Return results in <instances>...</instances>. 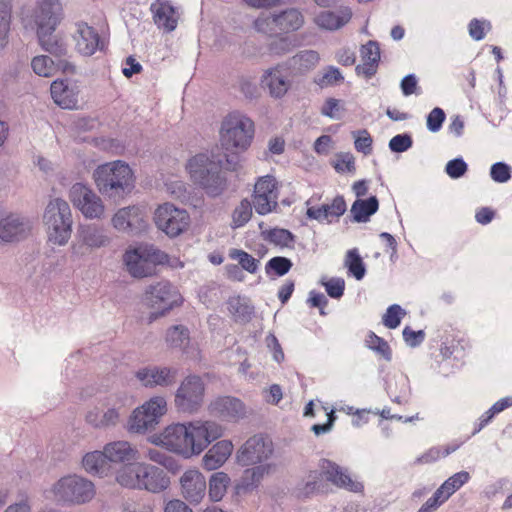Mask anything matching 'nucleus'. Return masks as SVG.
Here are the masks:
<instances>
[{"instance_id": "nucleus-1", "label": "nucleus", "mask_w": 512, "mask_h": 512, "mask_svg": "<svg viewBox=\"0 0 512 512\" xmlns=\"http://www.w3.org/2000/svg\"><path fill=\"white\" fill-rule=\"evenodd\" d=\"M222 436V428L213 421L176 423L165 428L166 449L189 458L199 455Z\"/></svg>"}, {"instance_id": "nucleus-2", "label": "nucleus", "mask_w": 512, "mask_h": 512, "mask_svg": "<svg viewBox=\"0 0 512 512\" xmlns=\"http://www.w3.org/2000/svg\"><path fill=\"white\" fill-rule=\"evenodd\" d=\"M238 159L236 153H199L188 161L187 169L193 182L207 196L216 198L224 193L228 185L226 174L222 171L224 160L227 170H235Z\"/></svg>"}, {"instance_id": "nucleus-3", "label": "nucleus", "mask_w": 512, "mask_h": 512, "mask_svg": "<svg viewBox=\"0 0 512 512\" xmlns=\"http://www.w3.org/2000/svg\"><path fill=\"white\" fill-rule=\"evenodd\" d=\"M93 177L99 192L114 201L124 198L134 188L133 172L121 160L99 165Z\"/></svg>"}, {"instance_id": "nucleus-4", "label": "nucleus", "mask_w": 512, "mask_h": 512, "mask_svg": "<svg viewBox=\"0 0 512 512\" xmlns=\"http://www.w3.org/2000/svg\"><path fill=\"white\" fill-rule=\"evenodd\" d=\"M43 221L47 227L49 243L63 246L68 242L73 225L72 212L68 202L61 198L50 200L45 208Z\"/></svg>"}, {"instance_id": "nucleus-5", "label": "nucleus", "mask_w": 512, "mask_h": 512, "mask_svg": "<svg viewBox=\"0 0 512 512\" xmlns=\"http://www.w3.org/2000/svg\"><path fill=\"white\" fill-rule=\"evenodd\" d=\"M254 122L245 114L234 111L222 122L221 145L226 151L247 149L254 137Z\"/></svg>"}, {"instance_id": "nucleus-6", "label": "nucleus", "mask_w": 512, "mask_h": 512, "mask_svg": "<svg viewBox=\"0 0 512 512\" xmlns=\"http://www.w3.org/2000/svg\"><path fill=\"white\" fill-rule=\"evenodd\" d=\"M54 500L61 504H84L95 495L94 484L78 475L60 478L52 488Z\"/></svg>"}, {"instance_id": "nucleus-7", "label": "nucleus", "mask_w": 512, "mask_h": 512, "mask_svg": "<svg viewBox=\"0 0 512 512\" xmlns=\"http://www.w3.org/2000/svg\"><path fill=\"white\" fill-rule=\"evenodd\" d=\"M166 407L164 397H152L132 412L127 422L128 431L133 434H144L154 429L160 417L166 413Z\"/></svg>"}, {"instance_id": "nucleus-8", "label": "nucleus", "mask_w": 512, "mask_h": 512, "mask_svg": "<svg viewBox=\"0 0 512 512\" xmlns=\"http://www.w3.org/2000/svg\"><path fill=\"white\" fill-rule=\"evenodd\" d=\"M126 398L119 394H112L100 400L98 405L86 415V421L95 428H108L116 426L121 417L127 412Z\"/></svg>"}, {"instance_id": "nucleus-9", "label": "nucleus", "mask_w": 512, "mask_h": 512, "mask_svg": "<svg viewBox=\"0 0 512 512\" xmlns=\"http://www.w3.org/2000/svg\"><path fill=\"white\" fill-rule=\"evenodd\" d=\"M205 389V383L200 376H186L175 392L174 404L177 411L188 414L197 412L204 403Z\"/></svg>"}, {"instance_id": "nucleus-10", "label": "nucleus", "mask_w": 512, "mask_h": 512, "mask_svg": "<svg viewBox=\"0 0 512 512\" xmlns=\"http://www.w3.org/2000/svg\"><path fill=\"white\" fill-rule=\"evenodd\" d=\"M274 453V444L265 434H255L248 438L237 451L236 459L239 465L249 467L269 463Z\"/></svg>"}, {"instance_id": "nucleus-11", "label": "nucleus", "mask_w": 512, "mask_h": 512, "mask_svg": "<svg viewBox=\"0 0 512 512\" xmlns=\"http://www.w3.org/2000/svg\"><path fill=\"white\" fill-rule=\"evenodd\" d=\"M154 222L159 230L173 238L188 228L190 216L186 210L177 208L171 203H164L156 209Z\"/></svg>"}, {"instance_id": "nucleus-12", "label": "nucleus", "mask_w": 512, "mask_h": 512, "mask_svg": "<svg viewBox=\"0 0 512 512\" xmlns=\"http://www.w3.org/2000/svg\"><path fill=\"white\" fill-rule=\"evenodd\" d=\"M166 254L153 249L151 254L144 256L139 250L126 251L123 256L124 264L129 274L134 278L152 276L156 271V263H161Z\"/></svg>"}, {"instance_id": "nucleus-13", "label": "nucleus", "mask_w": 512, "mask_h": 512, "mask_svg": "<svg viewBox=\"0 0 512 512\" xmlns=\"http://www.w3.org/2000/svg\"><path fill=\"white\" fill-rule=\"evenodd\" d=\"M69 198L86 218H100L104 213L101 198L83 183H75L71 187Z\"/></svg>"}, {"instance_id": "nucleus-14", "label": "nucleus", "mask_w": 512, "mask_h": 512, "mask_svg": "<svg viewBox=\"0 0 512 512\" xmlns=\"http://www.w3.org/2000/svg\"><path fill=\"white\" fill-rule=\"evenodd\" d=\"M146 300L153 308L159 310L160 315H164L180 304L181 296L170 282L160 281L150 285L146 290Z\"/></svg>"}, {"instance_id": "nucleus-15", "label": "nucleus", "mask_w": 512, "mask_h": 512, "mask_svg": "<svg viewBox=\"0 0 512 512\" xmlns=\"http://www.w3.org/2000/svg\"><path fill=\"white\" fill-rule=\"evenodd\" d=\"M73 37L76 50L83 56H91L97 51L104 50L106 46L105 40L100 37L98 31L84 22L76 24Z\"/></svg>"}, {"instance_id": "nucleus-16", "label": "nucleus", "mask_w": 512, "mask_h": 512, "mask_svg": "<svg viewBox=\"0 0 512 512\" xmlns=\"http://www.w3.org/2000/svg\"><path fill=\"white\" fill-rule=\"evenodd\" d=\"M318 466L319 472L322 473V477H325L326 480L331 482L333 485L351 492H359L362 490V484L360 482L353 481L348 474L347 469L339 466L337 463L323 458L319 461Z\"/></svg>"}, {"instance_id": "nucleus-17", "label": "nucleus", "mask_w": 512, "mask_h": 512, "mask_svg": "<svg viewBox=\"0 0 512 512\" xmlns=\"http://www.w3.org/2000/svg\"><path fill=\"white\" fill-rule=\"evenodd\" d=\"M178 369L167 366H148L136 372L137 379L145 387H168L176 382Z\"/></svg>"}, {"instance_id": "nucleus-18", "label": "nucleus", "mask_w": 512, "mask_h": 512, "mask_svg": "<svg viewBox=\"0 0 512 512\" xmlns=\"http://www.w3.org/2000/svg\"><path fill=\"white\" fill-rule=\"evenodd\" d=\"M181 494L192 504L199 503L206 493L205 477L198 470L190 469L180 478Z\"/></svg>"}, {"instance_id": "nucleus-19", "label": "nucleus", "mask_w": 512, "mask_h": 512, "mask_svg": "<svg viewBox=\"0 0 512 512\" xmlns=\"http://www.w3.org/2000/svg\"><path fill=\"white\" fill-rule=\"evenodd\" d=\"M113 226L119 231L137 234L146 227V221L139 207L129 206L118 210L112 218Z\"/></svg>"}, {"instance_id": "nucleus-20", "label": "nucleus", "mask_w": 512, "mask_h": 512, "mask_svg": "<svg viewBox=\"0 0 512 512\" xmlns=\"http://www.w3.org/2000/svg\"><path fill=\"white\" fill-rule=\"evenodd\" d=\"M347 210V204L342 195L336 196L331 203L307 208L308 219L317 220L320 223H331L333 219H339Z\"/></svg>"}, {"instance_id": "nucleus-21", "label": "nucleus", "mask_w": 512, "mask_h": 512, "mask_svg": "<svg viewBox=\"0 0 512 512\" xmlns=\"http://www.w3.org/2000/svg\"><path fill=\"white\" fill-rule=\"evenodd\" d=\"M210 413L222 420L234 421L244 417L245 407L238 398L219 397L209 405Z\"/></svg>"}, {"instance_id": "nucleus-22", "label": "nucleus", "mask_w": 512, "mask_h": 512, "mask_svg": "<svg viewBox=\"0 0 512 512\" xmlns=\"http://www.w3.org/2000/svg\"><path fill=\"white\" fill-rule=\"evenodd\" d=\"M385 391L392 402L400 405L407 404L411 395L408 376L402 372L387 375Z\"/></svg>"}, {"instance_id": "nucleus-23", "label": "nucleus", "mask_w": 512, "mask_h": 512, "mask_svg": "<svg viewBox=\"0 0 512 512\" xmlns=\"http://www.w3.org/2000/svg\"><path fill=\"white\" fill-rule=\"evenodd\" d=\"M261 84L269 90L272 97L277 99L282 98L291 86L286 70L281 66L267 69L261 77Z\"/></svg>"}, {"instance_id": "nucleus-24", "label": "nucleus", "mask_w": 512, "mask_h": 512, "mask_svg": "<svg viewBox=\"0 0 512 512\" xmlns=\"http://www.w3.org/2000/svg\"><path fill=\"white\" fill-rule=\"evenodd\" d=\"M141 488L152 493H159L169 487L170 479L163 469L141 463Z\"/></svg>"}, {"instance_id": "nucleus-25", "label": "nucleus", "mask_w": 512, "mask_h": 512, "mask_svg": "<svg viewBox=\"0 0 512 512\" xmlns=\"http://www.w3.org/2000/svg\"><path fill=\"white\" fill-rule=\"evenodd\" d=\"M51 97L63 109H74L78 104V90L68 80H55L50 87Z\"/></svg>"}, {"instance_id": "nucleus-26", "label": "nucleus", "mask_w": 512, "mask_h": 512, "mask_svg": "<svg viewBox=\"0 0 512 512\" xmlns=\"http://www.w3.org/2000/svg\"><path fill=\"white\" fill-rule=\"evenodd\" d=\"M360 52L363 64L357 65L355 71L358 75L363 74L366 78H371L376 74L380 61L379 44L377 41L370 40L362 45Z\"/></svg>"}, {"instance_id": "nucleus-27", "label": "nucleus", "mask_w": 512, "mask_h": 512, "mask_svg": "<svg viewBox=\"0 0 512 512\" xmlns=\"http://www.w3.org/2000/svg\"><path fill=\"white\" fill-rule=\"evenodd\" d=\"M29 231V224L16 215L0 220V239L4 242L19 241Z\"/></svg>"}, {"instance_id": "nucleus-28", "label": "nucleus", "mask_w": 512, "mask_h": 512, "mask_svg": "<svg viewBox=\"0 0 512 512\" xmlns=\"http://www.w3.org/2000/svg\"><path fill=\"white\" fill-rule=\"evenodd\" d=\"M275 470V463L252 465V467L249 466L244 470L238 487L246 492L252 491L260 485L266 475L271 474Z\"/></svg>"}, {"instance_id": "nucleus-29", "label": "nucleus", "mask_w": 512, "mask_h": 512, "mask_svg": "<svg viewBox=\"0 0 512 512\" xmlns=\"http://www.w3.org/2000/svg\"><path fill=\"white\" fill-rule=\"evenodd\" d=\"M233 445L228 440H221L214 444L202 459L203 467L212 471L221 467L232 453Z\"/></svg>"}, {"instance_id": "nucleus-30", "label": "nucleus", "mask_w": 512, "mask_h": 512, "mask_svg": "<svg viewBox=\"0 0 512 512\" xmlns=\"http://www.w3.org/2000/svg\"><path fill=\"white\" fill-rule=\"evenodd\" d=\"M153 13L155 24L167 32H171L177 27L174 7L165 0H156L150 7Z\"/></svg>"}, {"instance_id": "nucleus-31", "label": "nucleus", "mask_w": 512, "mask_h": 512, "mask_svg": "<svg viewBox=\"0 0 512 512\" xmlns=\"http://www.w3.org/2000/svg\"><path fill=\"white\" fill-rule=\"evenodd\" d=\"M61 9L59 0H40L36 14V22L40 30L47 28L54 30L58 22V15Z\"/></svg>"}, {"instance_id": "nucleus-32", "label": "nucleus", "mask_w": 512, "mask_h": 512, "mask_svg": "<svg viewBox=\"0 0 512 512\" xmlns=\"http://www.w3.org/2000/svg\"><path fill=\"white\" fill-rule=\"evenodd\" d=\"M352 11L349 7H340L337 11H323L315 18V23L326 30H336L350 21Z\"/></svg>"}, {"instance_id": "nucleus-33", "label": "nucleus", "mask_w": 512, "mask_h": 512, "mask_svg": "<svg viewBox=\"0 0 512 512\" xmlns=\"http://www.w3.org/2000/svg\"><path fill=\"white\" fill-rule=\"evenodd\" d=\"M378 209L379 201L374 195L367 199H356L350 209L352 221L356 223H366Z\"/></svg>"}, {"instance_id": "nucleus-34", "label": "nucleus", "mask_w": 512, "mask_h": 512, "mask_svg": "<svg viewBox=\"0 0 512 512\" xmlns=\"http://www.w3.org/2000/svg\"><path fill=\"white\" fill-rule=\"evenodd\" d=\"M272 22L280 30L289 32L300 29L304 24V16L296 8H289L272 15Z\"/></svg>"}, {"instance_id": "nucleus-35", "label": "nucleus", "mask_w": 512, "mask_h": 512, "mask_svg": "<svg viewBox=\"0 0 512 512\" xmlns=\"http://www.w3.org/2000/svg\"><path fill=\"white\" fill-rule=\"evenodd\" d=\"M104 452L108 463H126L135 459L136 451L127 441H116L107 444Z\"/></svg>"}, {"instance_id": "nucleus-36", "label": "nucleus", "mask_w": 512, "mask_h": 512, "mask_svg": "<svg viewBox=\"0 0 512 512\" xmlns=\"http://www.w3.org/2000/svg\"><path fill=\"white\" fill-rule=\"evenodd\" d=\"M79 237L85 245L91 248H100L109 243V237L105 230L96 224L81 225Z\"/></svg>"}, {"instance_id": "nucleus-37", "label": "nucleus", "mask_w": 512, "mask_h": 512, "mask_svg": "<svg viewBox=\"0 0 512 512\" xmlns=\"http://www.w3.org/2000/svg\"><path fill=\"white\" fill-rule=\"evenodd\" d=\"M82 464L88 473L100 477L107 475L110 469V464L108 463L104 450L87 453L83 457Z\"/></svg>"}, {"instance_id": "nucleus-38", "label": "nucleus", "mask_w": 512, "mask_h": 512, "mask_svg": "<svg viewBox=\"0 0 512 512\" xmlns=\"http://www.w3.org/2000/svg\"><path fill=\"white\" fill-rule=\"evenodd\" d=\"M260 236L264 241L281 248H293L296 241V236L284 228L266 229L260 233Z\"/></svg>"}, {"instance_id": "nucleus-39", "label": "nucleus", "mask_w": 512, "mask_h": 512, "mask_svg": "<svg viewBox=\"0 0 512 512\" xmlns=\"http://www.w3.org/2000/svg\"><path fill=\"white\" fill-rule=\"evenodd\" d=\"M166 343L171 348L185 350L190 342L189 329L184 325H174L166 332Z\"/></svg>"}, {"instance_id": "nucleus-40", "label": "nucleus", "mask_w": 512, "mask_h": 512, "mask_svg": "<svg viewBox=\"0 0 512 512\" xmlns=\"http://www.w3.org/2000/svg\"><path fill=\"white\" fill-rule=\"evenodd\" d=\"M344 266L347 269L348 274L358 281L362 280L366 275V265L357 248L347 251Z\"/></svg>"}, {"instance_id": "nucleus-41", "label": "nucleus", "mask_w": 512, "mask_h": 512, "mask_svg": "<svg viewBox=\"0 0 512 512\" xmlns=\"http://www.w3.org/2000/svg\"><path fill=\"white\" fill-rule=\"evenodd\" d=\"M326 488L327 484L322 477V473L315 470L308 474L302 487L299 488V494L307 498L314 494L324 493Z\"/></svg>"}, {"instance_id": "nucleus-42", "label": "nucleus", "mask_w": 512, "mask_h": 512, "mask_svg": "<svg viewBox=\"0 0 512 512\" xmlns=\"http://www.w3.org/2000/svg\"><path fill=\"white\" fill-rule=\"evenodd\" d=\"M117 482L127 488H141V464L124 466L118 471Z\"/></svg>"}, {"instance_id": "nucleus-43", "label": "nucleus", "mask_w": 512, "mask_h": 512, "mask_svg": "<svg viewBox=\"0 0 512 512\" xmlns=\"http://www.w3.org/2000/svg\"><path fill=\"white\" fill-rule=\"evenodd\" d=\"M145 457L152 462H155L164 468H166L171 473H176L180 469L179 461L168 454L165 451H162L157 448H149L145 452Z\"/></svg>"}, {"instance_id": "nucleus-44", "label": "nucleus", "mask_w": 512, "mask_h": 512, "mask_svg": "<svg viewBox=\"0 0 512 512\" xmlns=\"http://www.w3.org/2000/svg\"><path fill=\"white\" fill-rule=\"evenodd\" d=\"M319 61V54L313 50L300 51L288 60L291 68L298 71H307L313 68Z\"/></svg>"}, {"instance_id": "nucleus-45", "label": "nucleus", "mask_w": 512, "mask_h": 512, "mask_svg": "<svg viewBox=\"0 0 512 512\" xmlns=\"http://www.w3.org/2000/svg\"><path fill=\"white\" fill-rule=\"evenodd\" d=\"M230 483L229 476L224 472L213 473L209 479V497L212 501H220Z\"/></svg>"}, {"instance_id": "nucleus-46", "label": "nucleus", "mask_w": 512, "mask_h": 512, "mask_svg": "<svg viewBox=\"0 0 512 512\" xmlns=\"http://www.w3.org/2000/svg\"><path fill=\"white\" fill-rule=\"evenodd\" d=\"M365 345L368 349L374 351L386 361L389 362L392 360V350L388 342L384 338L376 335L373 331L368 332L365 339Z\"/></svg>"}, {"instance_id": "nucleus-47", "label": "nucleus", "mask_w": 512, "mask_h": 512, "mask_svg": "<svg viewBox=\"0 0 512 512\" xmlns=\"http://www.w3.org/2000/svg\"><path fill=\"white\" fill-rule=\"evenodd\" d=\"M292 266L291 259L284 256H274L267 261L265 273L268 277H282L291 270Z\"/></svg>"}, {"instance_id": "nucleus-48", "label": "nucleus", "mask_w": 512, "mask_h": 512, "mask_svg": "<svg viewBox=\"0 0 512 512\" xmlns=\"http://www.w3.org/2000/svg\"><path fill=\"white\" fill-rule=\"evenodd\" d=\"M229 312L241 321H248L254 312V308L240 296L231 297L227 302Z\"/></svg>"}, {"instance_id": "nucleus-49", "label": "nucleus", "mask_w": 512, "mask_h": 512, "mask_svg": "<svg viewBox=\"0 0 512 512\" xmlns=\"http://www.w3.org/2000/svg\"><path fill=\"white\" fill-rule=\"evenodd\" d=\"M229 258L237 261L242 269L251 274L258 271L260 261L242 249H230Z\"/></svg>"}, {"instance_id": "nucleus-50", "label": "nucleus", "mask_w": 512, "mask_h": 512, "mask_svg": "<svg viewBox=\"0 0 512 512\" xmlns=\"http://www.w3.org/2000/svg\"><path fill=\"white\" fill-rule=\"evenodd\" d=\"M39 40L42 48L46 52L54 55L57 58L66 55L67 46L64 41L56 35L49 34L46 36L39 34Z\"/></svg>"}, {"instance_id": "nucleus-51", "label": "nucleus", "mask_w": 512, "mask_h": 512, "mask_svg": "<svg viewBox=\"0 0 512 512\" xmlns=\"http://www.w3.org/2000/svg\"><path fill=\"white\" fill-rule=\"evenodd\" d=\"M294 47L295 39L288 35L272 38L267 45L269 53L275 56L284 55Z\"/></svg>"}, {"instance_id": "nucleus-52", "label": "nucleus", "mask_w": 512, "mask_h": 512, "mask_svg": "<svg viewBox=\"0 0 512 512\" xmlns=\"http://www.w3.org/2000/svg\"><path fill=\"white\" fill-rule=\"evenodd\" d=\"M253 196L278 198L275 178L269 175L261 177L254 186Z\"/></svg>"}, {"instance_id": "nucleus-53", "label": "nucleus", "mask_w": 512, "mask_h": 512, "mask_svg": "<svg viewBox=\"0 0 512 512\" xmlns=\"http://www.w3.org/2000/svg\"><path fill=\"white\" fill-rule=\"evenodd\" d=\"M252 216V204L248 199H243L234 209L232 214V227L240 228L244 226Z\"/></svg>"}, {"instance_id": "nucleus-54", "label": "nucleus", "mask_w": 512, "mask_h": 512, "mask_svg": "<svg viewBox=\"0 0 512 512\" xmlns=\"http://www.w3.org/2000/svg\"><path fill=\"white\" fill-rule=\"evenodd\" d=\"M470 479L471 476L469 472L463 470L450 476L441 484V486L448 495L452 496L462 486L468 483Z\"/></svg>"}, {"instance_id": "nucleus-55", "label": "nucleus", "mask_w": 512, "mask_h": 512, "mask_svg": "<svg viewBox=\"0 0 512 512\" xmlns=\"http://www.w3.org/2000/svg\"><path fill=\"white\" fill-rule=\"evenodd\" d=\"M31 67L37 75L50 77L55 71V62L49 56L40 55L32 59Z\"/></svg>"}, {"instance_id": "nucleus-56", "label": "nucleus", "mask_w": 512, "mask_h": 512, "mask_svg": "<svg viewBox=\"0 0 512 512\" xmlns=\"http://www.w3.org/2000/svg\"><path fill=\"white\" fill-rule=\"evenodd\" d=\"M406 311L398 304L390 305L382 317L383 324L389 329H396Z\"/></svg>"}, {"instance_id": "nucleus-57", "label": "nucleus", "mask_w": 512, "mask_h": 512, "mask_svg": "<svg viewBox=\"0 0 512 512\" xmlns=\"http://www.w3.org/2000/svg\"><path fill=\"white\" fill-rule=\"evenodd\" d=\"M489 175L496 183H507L512 177V168L503 161L491 165Z\"/></svg>"}, {"instance_id": "nucleus-58", "label": "nucleus", "mask_w": 512, "mask_h": 512, "mask_svg": "<svg viewBox=\"0 0 512 512\" xmlns=\"http://www.w3.org/2000/svg\"><path fill=\"white\" fill-rule=\"evenodd\" d=\"M10 31V9L7 3H0V49H3L8 43V34Z\"/></svg>"}, {"instance_id": "nucleus-59", "label": "nucleus", "mask_w": 512, "mask_h": 512, "mask_svg": "<svg viewBox=\"0 0 512 512\" xmlns=\"http://www.w3.org/2000/svg\"><path fill=\"white\" fill-rule=\"evenodd\" d=\"M321 285L324 286L326 293L333 299H340L344 295L345 281L341 277H332L329 280H321Z\"/></svg>"}, {"instance_id": "nucleus-60", "label": "nucleus", "mask_w": 512, "mask_h": 512, "mask_svg": "<svg viewBox=\"0 0 512 512\" xmlns=\"http://www.w3.org/2000/svg\"><path fill=\"white\" fill-rule=\"evenodd\" d=\"M252 207L259 215H267L278 207V198L253 196Z\"/></svg>"}, {"instance_id": "nucleus-61", "label": "nucleus", "mask_w": 512, "mask_h": 512, "mask_svg": "<svg viewBox=\"0 0 512 512\" xmlns=\"http://www.w3.org/2000/svg\"><path fill=\"white\" fill-rule=\"evenodd\" d=\"M444 170L451 179H459L467 173L468 164L462 157H456L446 163Z\"/></svg>"}, {"instance_id": "nucleus-62", "label": "nucleus", "mask_w": 512, "mask_h": 512, "mask_svg": "<svg viewBox=\"0 0 512 512\" xmlns=\"http://www.w3.org/2000/svg\"><path fill=\"white\" fill-rule=\"evenodd\" d=\"M355 149L368 155L372 152V137L366 129L353 132Z\"/></svg>"}, {"instance_id": "nucleus-63", "label": "nucleus", "mask_w": 512, "mask_h": 512, "mask_svg": "<svg viewBox=\"0 0 512 512\" xmlns=\"http://www.w3.org/2000/svg\"><path fill=\"white\" fill-rule=\"evenodd\" d=\"M413 145L412 136L408 133L397 134L389 141V149L395 153H403Z\"/></svg>"}, {"instance_id": "nucleus-64", "label": "nucleus", "mask_w": 512, "mask_h": 512, "mask_svg": "<svg viewBox=\"0 0 512 512\" xmlns=\"http://www.w3.org/2000/svg\"><path fill=\"white\" fill-rule=\"evenodd\" d=\"M445 119H446V114L442 108H440V107L433 108L427 115V120H426L427 129L432 133H436V132L440 131Z\"/></svg>"}]
</instances>
